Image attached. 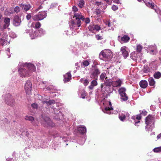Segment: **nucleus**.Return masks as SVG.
<instances>
[{"instance_id":"nucleus-30","label":"nucleus","mask_w":161,"mask_h":161,"mask_svg":"<svg viewBox=\"0 0 161 161\" xmlns=\"http://www.w3.org/2000/svg\"><path fill=\"white\" fill-rule=\"evenodd\" d=\"M55 102L54 100H50L49 101H43L42 103L43 104L46 103L47 106H49L52 104H54L55 103Z\"/></svg>"},{"instance_id":"nucleus-39","label":"nucleus","mask_w":161,"mask_h":161,"mask_svg":"<svg viewBox=\"0 0 161 161\" xmlns=\"http://www.w3.org/2000/svg\"><path fill=\"white\" fill-rule=\"evenodd\" d=\"M149 69L148 67L147 66H144L143 69V71L144 72L147 73L149 71Z\"/></svg>"},{"instance_id":"nucleus-22","label":"nucleus","mask_w":161,"mask_h":161,"mask_svg":"<svg viewBox=\"0 0 161 161\" xmlns=\"http://www.w3.org/2000/svg\"><path fill=\"white\" fill-rule=\"evenodd\" d=\"M20 6L21 8H22L23 10L26 11L28 10L31 8V5L29 4H21L20 5Z\"/></svg>"},{"instance_id":"nucleus-59","label":"nucleus","mask_w":161,"mask_h":161,"mask_svg":"<svg viewBox=\"0 0 161 161\" xmlns=\"http://www.w3.org/2000/svg\"><path fill=\"white\" fill-rule=\"evenodd\" d=\"M104 0L106 2H107L108 4H111V2H109V0Z\"/></svg>"},{"instance_id":"nucleus-62","label":"nucleus","mask_w":161,"mask_h":161,"mask_svg":"<svg viewBox=\"0 0 161 161\" xmlns=\"http://www.w3.org/2000/svg\"><path fill=\"white\" fill-rule=\"evenodd\" d=\"M96 12L97 14H99L100 13V11L99 9L97 10Z\"/></svg>"},{"instance_id":"nucleus-19","label":"nucleus","mask_w":161,"mask_h":161,"mask_svg":"<svg viewBox=\"0 0 161 161\" xmlns=\"http://www.w3.org/2000/svg\"><path fill=\"white\" fill-rule=\"evenodd\" d=\"M21 22V19L18 16H15L13 20V23L14 25L16 26H18L20 25Z\"/></svg>"},{"instance_id":"nucleus-54","label":"nucleus","mask_w":161,"mask_h":161,"mask_svg":"<svg viewBox=\"0 0 161 161\" xmlns=\"http://www.w3.org/2000/svg\"><path fill=\"white\" fill-rule=\"evenodd\" d=\"M31 18V15L30 14H28L26 16V18L27 20H29Z\"/></svg>"},{"instance_id":"nucleus-29","label":"nucleus","mask_w":161,"mask_h":161,"mask_svg":"<svg viewBox=\"0 0 161 161\" xmlns=\"http://www.w3.org/2000/svg\"><path fill=\"white\" fill-rule=\"evenodd\" d=\"M148 81H149L150 86L154 87L155 82L153 78V77H150L148 79Z\"/></svg>"},{"instance_id":"nucleus-50","label":"nucleus","mask_w":161,"mask_h":161,"mask_svg":"<svg viewBox=\"0 0 161 161\" xmlns=\"http://www.w3.org/2000/svg\"><path fill=\"white\" fill-rule=\"evenodd\" d=\"M112 9L114 10V11H115V10H117L118 9V7L116 6V5H113L112 6Z\"/></svg>"},{"instance_id":"nucleus-17","label":"nucleus","mask_w":161,"mask_h":161,"mask_svg":"<svg viewBox=\"0 0 161 161\" xmlns=\"http://www.w3.org/2000/svg\"><path fill=\"white\" fill-rule=\"evenodd\" d=\"M10 21V19L9 18L7 17L5 18L4 20V24L2 27L1 26H0L1 29L3 30L7 28L9 25Z\"/></svg>"},{"instance_id":"nucleus-28","label":"nucleus","mask_w":161,"mask_h":161,"mask_svg":"<svg viewBox=\"0 0 161 161\" xmlns=\"http://www.w3.org/2000/svg\"><path fill=\"white\" fill-rule=\"evenodd\" d=\"M121 42L123 43V42H126L128 41L130 39L129 37L125 35L121 38Z\"/></svg>"},{"instance_id":"nucleus-5","label":"nucleus","mask_w":161,"mask_h":161,"mask_svg":"<svg viewBox=\"0 0 161 161\" xmlns=\"http://www.w3.org/2000/svg\"><path fill=\"white\" fill-rule=\"evenodd\" d=\"M99 55L100 58L102 60L110 59L112 57L111 51L107 49L102 51Z\"/></svg>"},{"instance_id":"nucleus-12","label":"nucleus","mask_w":161,"mask_h":161,"mask_svg":"<svg viewBox=\"0 0 161 161\" xmlns=\"http://www.w3.org/2000/svg\"><path fill=\"white\" fill-rule=\"evenodd\" d=\"M100 73V72L98 69L96 67H94L92 69L90 74V77L92 79H95Z\"/></svg>"},{"instance_id":"nucleus-40","label":"nucleus","mask_w":161,"mask_h":161,"mask_svg":"<svg viewBox=\"0 0 161 161\" xmlns=\"http://www.w3.org/2000/svg\"><path fill=\"white\" fill-rule=\"evenodd\" d=\"M91 84L93 86H95L97 84V82L96 80H93L91 82Z\"/></svg>"},{"instance_id":"nucleus-13","label":"nucleus","mask_w":161,"mask_h":161,"mask_svg":"<svg viewBox=\"0 0 161 161\" xmlns=\"http://www.w3.org/2000/svg\"><path fill=\"white\" fill-rule=\"evenodd\" d=\"M7 99L5 101L8 105L13 106L15 104V101L13 97L10 94L7 95Z\"/></svg>"},{"instance_id":"nucleus-9","label":"nucleus","mask_w":161,"mask_h":161,"mask_svg":"<svg viewBox=\"0 0 161 161\" xmlns=\"http://www.w3.org/2000/svg\"><path fill=\"white\" fill-rule=\"evenodd\" d=\"M34 33H36L34 35H32L31 34H30V37L32 39L35 38L39 36H41L45 34V31L42 29H40L39 30L35 29Z\"/></svg>"},{"instance_id":"nucleus-57","label":"nucleus","mask_w":161,"mask_h":161,"mask_svg":"<svg viewBox=\"0 0 161 161\" xmlns=\"http://www.w3.org/2000/svg\"><path fill=\"white\" fill-rule=\"evenodd\" d=\"M3 18L2 15L0 14V23L2 21Z\"/></svg>"},{"instance_id":"nucleus-20","label":"nucleus","mask_w":161,"mask_h":161,"mask_svg":"<svg viewBox=\"0 0 161 161\" xmlns=\"http://www.w3.org/2000/svg\"><path fill=\"white\" fill-rule=\"evenodd\" d=\"M138 1H141L142 0H137ZM145 3L146 5L151 8L154 7V4L150 0H142Z\"/></svg>"},{"instance_id":"nucleus-46","label":"nucleus","mask_w":161,"mask_h":161,"mask_svg":"<svg viewBox=\"0 0 161 161\" xmlns=\"http://www.w3.org/2000/svg\"><path fill=\"white\" fill-rule=\"evenodd\" d=\"M83 20H85V22L86 24H88L90 22V19L89 18H87L86 19H85Z\"/></svg>"},{"instance_id":"nucleus-14","label":"nucleus","mask_w":161,"mask_h":161,"mask_svg":"<svg viewBox=\"0 0 161 161\" xmlns=\"http://www.w3.org/2000/svg\"><path fill=\"white\" fill-rule=\"evenodd\" d=\"M32 88V84L30 80H27L25 86V89L26 93L29 94Z\"/></svg>"},{"instance_id":"nucleus-35","label":"nucleus","mask_w":161,"mask_h":161,"mask_svg":"<svg viewBox=\"0 0 161 161\" xmlns=\"http://www.w3.org/2000/svg\"><path fill=\"white\" fill-rule=\"evenodd\" d=\"M25 119L26 120H29L30 121H31V123H32V121L34 120V118L33 117L31 116H26L25 117Z\"/></svg>"},{"instance_id":"nucleus-8","label":"nucleus","mask_w":161,"mask_h":161,"mask_svg":"<svg viewBox=\"0 0 161 161\" xmlns=\"http://www.w3.org/2000/svg\"><path fill=\"white\" fill-rule=\"evenodd\" d=\"M112 81L111 79L106 80L104 83L101 85L102 91H106L108 92L107 88H109L111 85H112Z\"/></svg>"},{"instance_id":"nucleus-26","label":"nucleus","mask_w":161,"mask_h":161,"mask_svg":"<svg viewBox=\"0 0 161 161\" xmlns=\"http://www.w3.org/2000/svg\"><path fill=\"white\" fill-rule=\"evenodd\" d=\"M79 131L81 134H84L86 132V129L84 126H80L78 127Z\"/></svg>"},{"instance_id":"nucleus-24","label":"nucleus","mask_w":161,"mask_h":161,"mask_svg":"<svg viewBox=\"0 0 161 161\" xmlns=\"http://www.w3.org/2000/svg\"><path fill=\"white\" fill-rule=\"evenodd\" d=\"M139 54H137L136 52H132L130 55V57L134 61H136L137 60V58H138Z\"/></svg>"},{"instance_id":"nucleus-21","label":"nucleus","mask_w":161,"mask_h":161,"mask_svg":"<svg viewBox=\"0 0 161 161\" xmlns=\"http://www.w3.org/2000/svg\"><path fill=\"white\" fill-rule=\"evenodd\" d=\"M122 81L119 79H118L116 81L112 82V85L114 87L120 86L122 84Z\"/></svg>"},{"instance_id":"nucleus-63","label":"nucleus","mask_w":161,"mask_h":161,"mask_svg":"<svg viewBox=\"0 0 161 161\" xmlns=\"http://www.w3.org/2000/svg\"><path fill=\"white\" fill-rule=\"evenodd\" d=\"M6 161H12V158H8L6 159Z\"/></svg>"},{"instance_id":"nucleus-32","label":"nucleus","mask_w":161,"mask_h":161,"mask_svg":"<svg viewBox=\"0 0 161 161\" xmlns=\"http://www.w3.org/2000/svg\"><path fill=\"white\" fill-rule=\"evenodd\" d=\"M154 76L155 78L159 79L161 77V74L159 72H156L154 74Z\"/></svg>"},{"instance_id":"nucleus-58","label":"nucleus","mask_w":161,"mask_h":161,"mask_svg":"<svg viewBox=\"0 0 161 161\" xmlns=\"http://www.w3.org/2000/svg\"><path fill=\"white\" fill-rule=\"evenodd\" d=\"M150 109H151L152 110H154V108H153V105H151V106H150Z\"/></svg>"},{"instance_id":"nucleus-49","label":"nucleus","mask_w":161,"mask_h":161,"mask_svg":"<svg viewBox=\"0 0 161 161\" xmlns=\"http://www.w3.org/2000/svg\"><path fill=\"white\" fill-rule=\"evenodd\" d=\"M96 37L98 40H101L103 39L102 36H100L99 35H96Z\"/></svg>"},{"instance_id":"nucleus-23","label":"nucleus","mask_w":161,"mask_h":161,"mask_svg":"<svg viewBox=\"0 0 161 161\" xmlns=\"http://www.w3.org/2000/svg\"><path fill=\"white\" fill-rule=\"evenodd\" d=\"M64 82L69 81L71 78V76L70 73L68 72L64 75Z\"/></svg>"},{"instance_id":"nucleus-6","label":"nucleus","mask_w":161,"mask_h":161,"mask_svg":"<svg viewBox=\"0 0 161 161\" xmlns=\"http://www.w3.org/2000/svg\"><path fill=\"white\" fill-rule=\"evenodd\" d=\"M42 124L44 127L48 128L52 127L55 126V124L48 117H45L44 118V121Z\"/></svg>"},{"instance_id":"nucleus-60","label":"nucleus","mask_w":161,"mask_h":161,"mask_svg":"<svg viewBox=\"0 0 161 161\" xmlns=\"http://www.w3.org/2000/svg\"><path fill=\"white\" fill-rule=\"evenodd\" d=\"M94 86H92V85L91 84V85L90 86H89V88L91 89H93V87H94Z\"/></svg>"},{"instance_id":"nucleus-15","label":"nucleus","mask_w":161,"mask_h":161,"mask_svg":"<svg viewBox=\"0 0 161 161\" xmlns=\"http://www.w3.org/2000/svg\"><path fill=\"white\" fill-rule=\"evenodd\" d=\"M129 116V114L125 111H122L119 114V119L121 121H125L126 118H128Z\"/></svg>"},{"instance_id":"nucleus-51","label":"nucleus","mask_w":161,"mask_h":161,"mask_svg":"<svg viewBox=\"0 0 161 161\" xmlns=\"http://www.w3.org/2000/svg\"><path fill=\"white\" fill-rule=\"evenodd\" d=\"M86 96V93H85V91H83L82 92V93H81V97L82 98H85Z\"/></svg>"},{"instance_id":"nucleus-33","label":"nucleus","mask_w":161,"mask_h":161,"mask_svg":"<svg viewBox=\"0 0 161 161\" xmlns=\"http://www.w3.org/2000/svg\"><path fill=\"white\" fill-rule=\"evenodd\" d=\"M141 119V115H138L136 116V119H134L135 120V124H137L139 123L140 122L139 120Z\"/></svg>"},{"instance_id":"nucleus-7","label":"nucleus","mask_w":161,"mask_h":161,"mask_svg":"<svg viewBox=\"0 0 161 161\" xmlns=\"http://www.w3.org/2000/svg\"><path fill=\"white\" fill-rule=\"evenodd\" d=\"M47 13L45 12H39L36 15L33 16V19L35 21H39L43 19L46 16Z\"/></svg>"},{"instance_id":"nucleus-27","label":"nucleus","mask_w":161,"mask_h":161,"mask_svg":"<svg viewBox=\"0 0 161 161\" xmlns=\"http://www.w3.org/2000/svg\"><path fill=\"white\" fill-rule=\"evenodd\" d=\"M148 83L145 80H142L140 82V86L143 88H146L147 86Z\"/></svg>"},{"instance_id":"nucleus-1","label":"nucleus","mask_w":161,"mask_h":161,"mask_svg":"<svg viewBox=\"0 0 161 161\" xmlns=\"http://www.w3.org/2000/svg\"><path fill=\"white\" fill-rule=\"evenodd\" d=\"M18 67L19 74L22 77L29 76L33 72L36 70L35 66L31 63L23 64L20 63Z\"/></svg>"},{"instance_id":"nucleus-44","label":"nucleus","mask_w":161,"mask_h":161,"mask_svg":"<svg viewBox=\"0 0 161 161\" xmlns=\"http://www.w3.org/2000/svg\"><path fill=\"white\" fill-rule=\"evenodd\" d=\"M106 74L105 73H102L100 76V79L103 80Z\"/></svg>"},{"instance_id":"nucleus-41","label":"nucleus","mask_w":161,"mask_h":161,"mask_svg":"<svg viewBox=\"0 0 161 161\" xmlns=\"http://www.w3.org/2000/svg\"><path fill=\"white\" fill-rule=\"evenodd\" d=\"M52 108L53 110V112L54 114H58L59 112H60V111L58 110L56 108Z\"/></svg>"},{"instance_id":"nucleus-2","label":"nucleus","mask_w":161,"mask_h":161,"mask_svg":"<svg viewBox=\"0 0 161 161\" xmlns=\"http://www.w3.org/2000/svg\"><path fill=\"white\" fill-rule=\"evenodd\" d=\"M73 11L74 12V18H75L72 21L70 24V27L74 29H77L81 25V20H84V17L82 15L81 13L78 11V9L75 6L72 7Z\"/></svg>"},{"instance_id":"nucleus-47","label":"nucleus","mask_w":161,"mask_h":161,"mask_svg":"<svg viewBox=\"0 0 161 161\" xmlns=\"http://www.w3.org/2000/svg\"><path fill=\"white\" fill-rule=\"evenodd\" d=\"M93 2L94 4L97 5V6H99L101 4V2H97L96 0L93 1Z\"/></svg>"},{"instance_id":"nucleus-52","label":"nucleus","mask_w":161,"mask_h":161,"mask_svg":"<svg viewBox=\"0 0 161 161\" xmlns=\"http://www.w3.org/2000/svg\"><path fill=\"white\" fill-rule=\"evenodd\" d=\"M41 25L40 22H37L36 23L35 25V27L36 28H39L41 26Z\"/></svg>"},{"instance_id":"nucleus-25","label":"nucleus","mask_w":161,"mask_h":161,"mask_svg":"<svg viewBox=\"0 0 161 161\" xmlns=\"http://www.w3.org/2000/svg\"><path fill=\"white\" fill-rule=\"evenodd\" d=\"M148 50L151 54L154 53V51L156 50V47L154 45H150L148 47Z\"/></svg>"},{"instance_id":"nucleus-37","label":"nucleus","mask_w":161,"mask_h":161,"mask_svg":"<svg viewBox=\"0 0 161 161\" xmlns=\"http://www.w3.org/2000/svg\"><path fill=\"white\" fill-rule=\"evenodd\" d=\"M142 47L140 45H138L137 46V47H136V50H137V51L136 52V53L137 52H140L142 49Z\"/></svg>"},{"instance_id":"nucleus-45","label":"nucleus","mask_w":161,"mask_h":161,"mask_svg":"<svg viewBox=\"0 0 161 161\" xmlns=\"http://www.w3.org/2000/svg\"><path fill=\"white\" fill-rule=\"evenodd\" d=\"M14 10L15 12L16 13H18L20 11V8L18 6H16L14 8Z\"/></svg>"},{"instance_id":"nucleus-16","label":"nucleus","mask_w":161,"mask_h":161,"mask_svg":"<svg viewBox=\"0 0 161 161\" xmlns=\"http://www.w3.org/2000/svg\"><path fill=\"white\" fill-rule=\"evenodd\" d=\"M129 50L128 48L125 46H123L121 48L120 51L125 58H126L128 56L129 54Z\"/></svg>"},{"instance_id":"nucleus-48","label":"nucleus","mask_w":161,"mask_h":161,"mask_svg":"<svg viewBox=\"0 0 161 161\" xmlns=\"http://www.w3.org/2000/svg\"><path fill=\"white\" fill-rule=\"evenodd\" d=\"M105 24L108 25V27L111 26L110 22L109 20H107L104 22Z\"/></svg>"},{"instance_id":"nucleus-18","label":"nucleus","mask_w":161,"mask_h":161,"mask_svg":"<svg viewBox=\"0 0 161 161\" xmlns=\"http://www.w3.org/2000/svg\"><path fill=\"white\" fill-rule=\"evenodd\" d=\"M89 31H93L95 30L96 31H99L100 30L101 27L100 26L97 25H91L88 27Z\"/></svg>"},{"instance_id":"nucleus-61","label":"nucleus","mask_w":161,"mask_h":161,"mask_svg":"<svg viewBox=\"0 0 161 161\" xmlns=\"http://www.w3.org/2000/svg\"><path fill=\"white\" fill-rule=\"evenodd\" d=\"M85 80L84 79H81L80 80V81L82 83H83L84 81Z\"/></svg>"},{"instance_id":"nucleus-11","label":"nucleus","mask_w":161,"mask_h":161,"mask_svg":"<svg viewBox=\"0 0 161 161\" xmlns=\"http://www.w3.org/2000/svg\"><path fill=\"white\" fill-rule=\"evenodd\" d=\"M8 35L6 33H3L1 38H0V46H4L7 44Z\"/></svg>"},{"instance_id":"nucleus-3","label":"nucleus","mask_w":161,"mask_h":161,"mask_svg":"<svg viewBox=\"0 0 161 161\" xmlns=\"http://www.w3.org/2000/svg\"><path fill=\"white\" fill-rule=\"evenodd\" d=\"M100 105L104 113L108 114L111 113V111L113 110V108L111 107V104L109 101L104 98L101 101Z\"/></svg>"},{"instance_id":"nucleus-10","label":"nucleus","mask_w":161,"mask_h":161,"mask_svg":"<svg viewBox=\"0 0 161 161\" xmlns=\"http://www.w3.org/2000/svg\"><path fill=\"white\" fill-rule=\"evenodd\" d=\"M119 91L122 100L124 101L127 100L128 99V97L125 92L126 91L125 88L121 87L119 89Z\"/></svg>"},{"instance_id":"nucleus-53","label":"nucleus","mask_w":161,"mask_h":161,"mask_svg":"<svg viewBox=\"0 0 161 161\" xmlns=\"http://www.w3.org/2000/svg\"><path fill=\"white\" fill-rule=\"evenodd\" d=\"M31 34L32 35H35L36 33H34V30H32L31 31H30V35Z\"/></svg>"},{"instance_id":"nucleus-4","label":"nucleus","mask_w":161,"mask_h":161,"mask_svg":"<svg viewBox=\"0 0 161 161\" xmlns=\"http://www.w3.org/2000/svg\"><path fill=\"white\" fill-rule=\"evenodd\" d=\"M155 118L154 116L152 115H149L145 119V123L147 125L146 129L149 128V130H151V129L154 126Z\"/></svg>"},{"instance_id":"nucleus-38","label":"nucleus","mask_w":161,"mask_h":161,"mask_svg":"<svg viewBox=\"0 0 161 161\" xmlns=\"http://www.w3.org/2000/svg\"><path fill=\"white\" fill-rule=\"evenodd\" d=\"M89 64V62L87 60L84 61L83 62V65L84 66V67L88 66Z\"/></svg>"},{"instance_id":"nucleus-36","label":"nucleus","mask_w":161,"mask_h":161,"mask_svg":"<svg viewBox=\"0 0 161 161\" xmlns=\"http://www.w3.org/2000/svg\"><path fill=\"white\" fill-rule=\"evenodd\" d=\"M153 150L154 152L159 153L161 152V147H157L154 148Z\"/></svg>"},{"instance_id":"nucleus-34","label":"nucleus","mask_w":161,"mask_h":161,"mask_svg":"<svg viewBox=\"0 0 161 161\" xmlns=\"http://www.w3.org/2000/svg\"><path fill=\"white\" fill-rule=\"evenodd\" d=\"M32 124L34 126H38L39 124V122L37 119H34L32 123Z\"/></svg>"},{"instance_id":"nucleus-64","label":"nucleus","mask_w":161,"mask_h":161,"mask_svg":"<svg viewBox=\"0 0 161 161\" xmlns=\"http://www.w3.org/2000/svg\"><path fill=\"white\" fill-rule=\"evenodd\" d=\"M46 89L47 90H51V89L50 88V87H47Z\"/></svg>"},{"instance_id":"nucleus-42","label":"nucleus","mask_w":161,"mask_h":161,"mask_svg":"<svg viewBox=\"0 0 161 161\" xmlns=\"http://www.w3.org/2000/svg\"><path fill=\"white\" fill-rule=\"evenodd\" d=\"M31 107L32 108L34 109H37V105L35 103H33L31 105Z\"/></svg>"},{"instance_id":"nucleus-31","label":"nucleus","mask_w":161,"mask_h":161,"mask_svg":"<svg viewBox=\"0 0 161 161\" xmlns=\"http://www.w3.org/2000/svg\"><path fill=\"white\" fill-rule=\"evenodd\" d=\"M85 4V1L83 0H78V5L80 8H82Z\"/></svg>"},{"instance_id":"nucleus-43","label":"nucleus","mask_w":161,"mask_h":161,"mask_svg":"<svg viewBox=\"0 0 161 161\" xmlns=\"http://www.w3.org/2000/svg\"><path fill=\"white\" fill-rule=\"evenodd\" d=\"M89 83V81L88 79H85L83 82V84L85 86H86L88 85Z\"/></svg>"},{"instance_id":"nucleus-56","label":"nucleus","mask_w":161,"mask_h":161,"mask_svg":"<svg viewBox=\"0 0 161 161\" xmlns=\"http://www.w3.org/2000/svg\"><path fill=\"white\" fill-rule=\"evenodd\" d=\"M157 139H161V133L157 136Z\"/></svg>"},{"instance_id":"nucleus-55","label":"nucleus","mask_w":161,"mask_h":161,"mask_svg":"<svg viewBox=\"0 0 161 161\" xmlns=\"http://www.w3.org/2000/svg\"><path fill=\"white\" fill-rule=\"evenodd\" d=\"M113 1L114 3H115L117 4L120 3V1H119V0H113Z\"/></svg>"}]
</instances>
